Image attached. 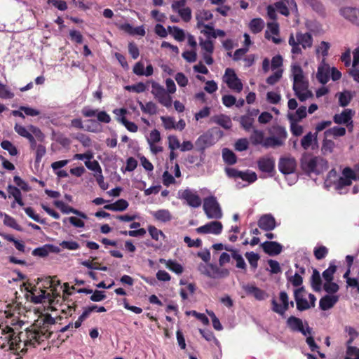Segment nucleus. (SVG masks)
<instances>
[{"label":"nucleus","mask_w":359,"mask_h":359,"mask_svg":"<svg viewBox=\"0 0 359 359\" xmlns=\"http://www.w3.org/2000/svg\"><path fill=\"white\" fill-rule=\"evenodd\" d=\"M38 330L27 329L25 332H16L13 328L6 325L2 330L4 339L6 341L8 349L15 352L26 353L27 347H35L45 339L50 337L52 332L49 326L55 323V320L50 314H46L41 319L37 320L36 325L41 324Z\"/></svg>","instance_id":"nucleus-1"},{"label":"nucleus","mask_w":359,"mask_h":359,"mask_svg":"<svg viewBox=\"0 0 359 359\" xmlns=\"http://www.w3.org/2000/svg\"><path fill=\"white\" fill-rule=\"evenodd\" d=\"M292 73L293 75V90L298 99L304 102L309 97L313 96L312 93L308 89L309 83L305 79L302 67L299 65H294L292 67Z\"/></svg>","instance_id":"nucleus-2"},{"label":"nucleus","mask_w":359,"mask_h":359,"mask_svg":"<svg viewBox=\"0 0 359 359\" xmlns=\"http://www.w3.org/2000/svg\"><path fill=\"white\" fill-rule=\"evenodd\" d=\"M289 45L292 47L291 53L293 55L302 53V48L306 49L313 45V37L309 32L302 33L297 32L295 36L291 33L288 40Z\"/></svg>","instance_id":"nucleus-3"},{"label":"nucleus","mask_w":359,"mask_h":359,"mask_svg":"<svg viewBox=\"0 0 359 359\" xmlns=\"http://www.w3.org/2000/svg\"><path fill=\"white\" fill-rule=\"evenodd\" d=\"M50 287H51V293L48 292L46 290H40L38 294H36L34 291L31 292L32 302L34 304H40L45 302L46 300L50 304L54 302V299L57 297H60V295L57 292L55 288L56 285L60 284V280H55V277L51 278L50 281Z\"/></svg>","instance_id":"nucleus-4"},{"label":"nucleus","mask_w":359,"mask_h":359,"mask_svg":"<svg viewBox=\"0 0 359 359\" xmlns=\"http://www.w3.org/2000/svg\"><path fill=\"white\" fill-rule=\"evenodd\" d=\"M286 325L293 332H300L304 336L312 334V328L309 327L308 323L306 321L304 323L299 318L290 316L286 320Z\"/></svg>","instance_id":"nucleus-5"},{"label":"nucleus","mask_w":359,"mask_h":359,"mask_svg":"<svg viewBox=\"0 0 359 359\" xmlns=\"http://www.w3.org/2000/svg\"><path fill=\"white\" fill-rule=\"evenodd\" d=\"M203 209L207 217L210 219H220L222 217L219 204L214 196L205 199Z\"/></svg>","instance_id":"nucleus-6"},{"label":"nucleus","mask_w":359,"mask_h":359,"mask_svg":"<svg viewBox=\"0 0 359 359\" xmlns=\"http://www.w3.org/2000/svg\"><path fill=\"white\" fill-rule=\"evenodd\" d=\"M320 163H325L323 158L318 156H311L309 154L304 155L301 159L302 168L307 173L319 174L320 170L318 168V166Z\"/></svg>","instance_id":"nucleus-7"},{"label":"nucleus","mask_w":359,"mask_h":359,"mask_svg":"<svg viewBox=\"0 0 359 359\" xmlns=\"http://www.w3.org/2000/svg\"><path fill=\"white\" fill-rule=\"evenodd\" d=\"M151 87V93L158 102L167 108L171 107L172 97L169 93L166 92L165 88L159 83L154 81L152 82Z\"/></svg>","instance_id":"nucleus-8"},{"label":"nucleus","mask_w":359,"mask_h":359,"mask_svg":"<svg viewBox=\"0 0 359 359\" xmlns=\"http://www.w3.org/2000/svg\"><path fill=\"white\" fill-rule=\"evenodd\" d=\"M223 80L230 89L237 93L242 91L243 87V83L233 69L227 68L225 70Z\"/></svg>","instance_id":"nucleus-9"},{"label":"nucleus","mask_w":359,"mask_h":359,"mask_svg":"<svg viewBox=\"0 0 359 359\" xmlns=\"http://www.w3.org/2000/svg\"><path fill=\"white\" fill-rule=\"evenodd\" d=\"M354 179L353 170L350 167H345L342 170L341 176L334 183L335 189L337 190H341L346 187L351 186Z\"/></svg>","instance_id":"nucleus-10"},{"label":"nucleus","mask_w":359,"mask_h":359,"mask_svg":"<svg viewBox=\"0 0 359 359\" xmlns=\"http://www.w3.org/2000/svg\"><path fill=\"white\" fill-rule=\"evenodd\" d=\"M279 298L282 302V305L279 304L276 299L273 298L271 299V309L273 312L283 317L286 311H287L290 307L289 297L286 292L281 291L279 294Z\"/></svg>","instance_id":"nucleus-11"},{"label":"nucleus","mask_w":359,"mask_h":359,"mask_svg":"<svg viewBox=\"0 0 359 359\" xmlns=\"http://www.w3.org/2000/svg\"><path fill=\"white\" fill-rule=\"evenodd\" d=\"M297 166L296 159L292 156H283L279 158L278 169L284 175L294 173Z\"/></svg>","instance_id":"nucleus-12"},{"label":"nucleus","mask_w":359,"mask_h":359,"mask_svg":"<svg viewBox=\"0 0 359 359\" xmlns=\"http://www.w3.org/2000/svg\"><path fill=\"white\" fill-rule=\"evenodd\" d=\"M222 229L223 225L220 222L212 221L196 228V231L199 234L212 233L219 235L222 233Z\"/></svg>","instance_id":"nucleus-13"},{"label":"nucleus","mask_w":359,"mask_h":359,"mask_svg":"<svg viewBox=\"0 0 359 359\" xmlns=\"http://www.w3.org/2000/svg\"><path fill=\"white\" fill-rule=\"evenodd\" d=\"M339 13L353 25L359 27V8L352 6H345L339 10Z\"/></svg>","instance_id":"nucleus-14"},{"label":"nucleus","mask_w":359,"mask_h":359,"mask_svg":"<svg viewBox=\"0 0 359 359\" xmlns=\"http://www.w3.org/2000/svg\"><path fill=\"white\" fill-rule=\"evenodd\" d=\"M180 198L185 200L187 204L193 208H198L201 205V199L198 194L189 189L179 191Z\"/></svg>","instance_id":"nucleus-15"},{"label":"nucleus","mask_w":359,"mask_h":359,"mask_svg":"<svg viewBox=\"0 0 359 359\" xmlns=\"http://www.w3.org/2000/svg\"><path fill=\"white\" fill-rule=\"evenodd\" d=\"M257 225L261 229L270 231L276 227V221L271 214H264L259 217Z\"/></svg>","instance_id":"nucleus-16"},{"label":"nucleus","mask_w":359,"mask_h":359,"mask_svg":"<svg viewBox=\"0 0 359 359\" xmlns=\"http://www.w3.org/2000/svg\"><path fill=\"white\" fill-rule=\"evenodd\" d=\"M257 167L262 172L268 173L272 175L275 169V161L272 157L264 156L258 159Z\"/></svg>","instance_id":"nucleus-17"},{"label":"nucleus","mask_w":359,"mask_h":359,"mask_svg":"<svg viewBox=\"0 0 359 359\" xmlns=\"http://www.w3.org/2000/svg\"><path fill=\"white\" fill-rule=\"evenodd\" d=\"M243 288L248 295L253 296L258 301L264 300L268 297V294L264 290L254 285L247 284Z\"/></svg>","instance_id":"nucleus-18"},{"label":"nucleus","mask_w":359,"mask_h":359,"mask_svg":"<svg viewBox=\"0 0 359 359\" xmlns=\"http://www.w3.org/2000/svg\"><path fill=\"white\" fill-rule=\"evenodd\" d=\"M262 247L264 252L270 256L279 255L283 249L282 245L276 241H265L262 244Z\"/></svg>","instance_id":"nucleus-19"},{"label":"nucleus","mask_w":359,"mask_h":359,"mask_svg":"<svg viewBox=\"0 0 359 359\" xmlns=\"http://www.w3.org/2000/svg\"><path fill=\"white\" fill-rule=\"evenodd\" d=\"M60 252V248L51 244H46L42 247L35 248L32 254L33 256L46 257L50 252L57 253Z\"/></svg>","instance_id":"nucleus-20"},{"label":"nucleus","mask_w":359,"mask_h":359,"mask_svg":"<svg viewBox=\"0 0 359 359\" xmlns=\"http://www.w3.org/2000/svg\"><path fill=\"white\" fill-rule=\"evenodd\" d=\"M209 137L208 135H201L196 141V151L200 154V161L203 162L205 158V150L209 146Z\"/></svg>","instance_id":"nucleus-21"},{"label":"nucleus","mask_w":359,"mask_h":359,"mask_svg":"<svg viewBox=\"0 0 359 359\" xmlns=\"http://www.w3.org/2000/svg\"><path fill=\"white\" fill-rule=\"evenodd\" d=\"M133 72L137 76H149L154 73V68L152 65L149 64L144 69V65L142 62L139 61L135 63L133 67Z\"/></svg>","instance_id":"nucleus-22"},{"label":"nucleus","mask_w":359,"mask_h":359,"mask_svg":"<svg viewBox=\"0 0 359 359\" xmlns=\"http://www.w3.org/2000/svg\"><path fill=\"white\" fill-rule=\"evenodd\" d=\"M338 300L339 297L337 295H325L320 299L319 306L321 310L327 311L332 308Z\"/></svg>","instance_id":"nucleus-23"},{"label":"nucleus","mask_w":359,"mask_h":359,"mask_svg":"<svg viewBox=\"0 0 359 359\" xmlns=\"http://www.w3.org/2000/svg\"><path fill=\"white\" fill-rule=\"evenodd\" d=\"M211 121L222 126L224 129H230L232 127L231 118L228 116L222 114L212 116Z\"/></svg>","instance_id":"nucleus-24"},{"label":"nucleus","mask_w":359,"mask_h":359,"mask_svg":"<svg viewBox=\"0 0 359 359\" xmlns=\"http://www.w3.org/2000/svg\"><path fill=\"white\" fill-rule=\"evenodd\" d=\"M128 202L125 199H118L111 204H107L104 206V208L112 211H124L128 207Z\"/></svg>","instance_id":"nucleus-25"},{"label":"nucleus","mask_w":359,"mask_h":359,"mask_svg":"<svg viewBox=\"0 0 359 359\" xmlns=\"http://www.w3.org/2000/svg\"><path fill=\"white\" fill-rule=\"evenodd\" d=\"M351 119V110L345 109L341 114H335L333 117L334 122L337 124L347 123Z\"/></svg>","instance_id":"nucleus-26"},{"label":"nucleus","mask_w":359,"mask_h":359,"mask_svg":"<svg viewBox=\"0 0 359 359\" xmlns=\"http://www.w3.org/2000/svg\"><path fill=\"white\" fill-rule=\"evenodd\" d=\"M152 215L156 220L162 222H170L172 218L170 212L166 209H161L154 212Z\"/></svg>","instance_id":"nucleus-27"},{"label":"nucleus","mask_w":359,"mask_h":359,"mask_svg":"<svg viewBox=\"0 0 359 359\" xmlns=\"http://www.w3.org/2000/svg\"><path fill=\"white\" fill-rule=\"evenodd\" d=\"M311 285L313 290L316 292H320L322 287V280L319 271L314 269L311 278Z\"/></svg>","instance_id":"nucleus-28"},{"label":"nucleus","mask_w":359,"mask_h":359,"mask_svg":"<svg viewBox=\"0 0 359 359\" xmlns=\"http://www.w3.org/2000/svg\"><path fill=\"white\" fill-rule=\"evenodd\" d=\"M264 140V133L262 130L253 129L252 134L250 136V141L255 145L263 144Z\"/></svg>","instance_id":"nucleus-29"},{"label":"nucleus","mask_w":359,"mask_h":359,"mask_svg":"<svg viewBox=\"0 0 359 359\" xmlns=\"http://www.w3.org/2000/svg\"><path fill=\"white\" fill-rule=\"evenodd\" d=\"M119 111L120 114L122 115V117L121 118V122L124 125L127 130L132 133L137 132L138 130L137 126L135 123L128 121L124 116V115L127 113L126 109L122 108L119 110Z\"/></svg>","instance_id":"nucleus-30"},{"label":"nucleus","mask_w":359,"mask_h":359,"mask_svg":"<svg viewBox=\"0 0 359 359\" xmlns=\"http://www.w3.org/2000/svg\"><path fill=\"white\" fill-rule=\"evenodd\" d=\"M264 27V22L262 18H254L249 23V28L253 34L261 32Z\"/></svg>","instance_id":"nucleus-31"},{"label":"nucleus","mask_w":359,"mask_h":359,"mask_svg":"<svg viewBox=\"0 0 359 359\" xmlns=\"http://www.w3.org/2000/svg\"><path fill=\"white\" fill-rule=\"evenodd\" d=\"M312 9L321 16H325V8L320 0H305Z\"/></svg>","instance_id":"nucleus-32"},{"label":"nucleus","mask_w":359,"mask_h":359,"mask_svg":"<svg viewBox=\"0 0 359 359\" xmlns=\"http://www.w3.org/2000/svg\"><path fill=\"white\" fill-rule=\"evenodd\" d=\"M255 118L245 115H243L239 118V123L241 127L247 132H249L253 128Z\"/></svg>","instance_id":"nucleus-33"},{"label":"nucleus","mask_w":359,"mask_h":359,"mask_svg":"<svg viewBox=\"0 0 359 359\" xmlns=\"http://www.w3.org/2000/svg\"><path fill=\"white\" fill-rule=\"evenodd\" d=\"M138 104L141 110L145 114L154 115L157 113L158 107L156 104L153 102H148L144 104L141 101H138Z\"/></svg>","instance_id":"nucleus-34"},{"label":"nucleus","mask_w":359,"mask_h":359,"mask_svg":"<svg viewBox=\"0 0 359 359\" xmlns=\"http://www.w3.org/2000/svg\"><path fill=\"white\" fill-rule=\"evenodd\" d=\"M283 145V142H281L278 138H276L274 136L268 137L264 138L262 147L268 148H276Z\"/></svg>","instance_id":"nucleus-35"},{"label":"nucleus","mask_w":359,"mask_h":359,"mask_svg":"<svg viewBox=\"0 0 359 359\" xmlns=\"http://www.w3.org/2000/svg\"><path fill=\"white\" fill-rule=\"evenodd\" d=\"M306 116V107L304 106H301L297 109L295 114H289L288 118L290 121H299Z\"/></svg>","instance_id":"nucleus-36"},{"label":"nucleus","mask_w":359,"mask_h":359,"mask_svg":"<svg viewBox=\"0 0 359 359\" xmlns=\"http://www.w3.org/2000/svg\"><path fill=\"white\" fill-rule=\"evenodd\" d=\"M222 156L224 162L229 165H233L236 163V156L227 148H224L222 150Z\"/></svg>","instance_id":"nucleus-37"},{"label":"nucleus","mask_w":359,"mask_h":359,"mask_svg":"<svg viewBox=\"0 0 359 359\" xmlns=\"http://www.w3.org/2000/svg\"><path fill=\"white\" fill-rule=\"evenodd\" d=\"M245 256L248 259L251 268L255 270L258 266V261L260 259V256L254 252H247L245 254Z\"/></svg>","instance_id":"nucleus-38"},{"label":"nucleus","mask_w":359,"mask_h":359,"mask_svg":"<svg viewBox=\"0 0 359 359\" xmlns=\"http://www.w3.org/2000/svg\"><path fill=\"white\" fill-rule=\"evenodd\" d=\"M238 178L248 183H252L257 180V177L255 172L247 170L246 171H241Z\"/></svg>","instance_id":"nucleus-39"},{"label":"nucleus","mask_w":359,"mask_h":359,"mask_svg":"<svg viewBox=\"0 0 359 359\" xmlns=\"http://www.w3.org/2000/svg\"><path fill=\"white\" fill-rule=\"evenodd\" d=\"M346 134V128L344 127L334 126L332 128L327 130L325 132V135L329 137L333 135L334 137L344 136Z\"/></svg>","instance_id":"nucleus-40"},{"label":"nucleus","mask_w":359,"mask_h":359,"mask_svg":"<svg viewBox=\"0 0 359 359\" xmlns=\"http://www.w3.org/2000/svg\"><path fill=\"white\" fill-rule=\"evenodd\" d=\"M337 271V266L334 264L330 263L329 267L323 272V277L325 282L333 280L334 274Z\"/></svg>","instance_id":"nucleus-41"},{"label":"nucleus","mask_w":359,"mask_h":359,"mask_svg":"<svg viewBox=\"0 0 359 359\" xmlns=\"http://www.w3.org/2000/svg\"><path fill=\"white\" fill-rule=\"evenodd\" d=\"M352 100V95L349 91H344L339 93V104L341 107H345L349 104Z\"/></svg>","instance_id":"nucleus-42"},{"label":"nucleus","mask_w":359,"mask_h":359,"mask_svg":"<svg viewBox=\"0 0 359 359\" xmlns=\"http://www.w3.org/2000/svg\"><path fill=\"white\" fill-rule=\"evenodd\" d=\"M54 205L59 208L62 213L69 214L73 213L75 214L76 209L71 207L67 204H65L62 201H55L54 202Z\"/></svg>","instance_id":"nucleus-43"},{"label":"nucleus","mask_w":359,"mask_h":359,"mask_svg":"<svg viewBox=\"0 0 359 359\" xmlns=\"http://www.w3.org/2000/svg\"><path fill=\"white\" fill-rule=\"evenodd\" d=\"M328 249L324 245L317 246L314 248L313 255L316 259L321 260L328 255Z\"/></svg>","instance_id":"nucleus-44"},{"label":"nucleus","mask_w":359,"mask_h":359,"mask_svg":"<svg viewBox=\"0 0 359 359\" xmlns=\"http://www.w3.org/2000/svg\"><path fill=\"white\" fill-rule=\"evenodd\" d=\"M165 266L168 269L177 274H181L183 272L182 266L175 261L169 259L165 262Z\"/></svg>","instance_id":"nucleus-45"},{"label":"nucleus","mask_w":359,"mask_h":359,"mask_svg":"<svg viewBox=\"0 0 359 359\" xmlns=\"http://www.w3.org/2000/svg\"><path fill=\"white\" fill-rule=\"evenodd\" d=\"M294 300L298 311H303L310 309V304L309 302L304 298V296L294 297Z\"/></svg>","instance_id":"nucleus-46"},{"label":"nucleus","mask_w":359,"mask_h":359,"mask_svg":"<svg viewBox=\"0 0 359 359\" xmlns=\"http://www.w3.org/2000/svg\"><path fill=\"white\" fill-rule=\"evenodd\" d=\"M1 147L4 150L8 151L11 156H16L18 154V150L16 147L8 140H3L1 142Z\"/></svg>","instance_id":"nucleus-47"},{"label":"nucleus","mask_w":359,"mask_h":359,"mask_svg":"<svg viewBox=\"0 0 359 359\" xmlns=\"http://www.w3.org/2000/svg\"><path fill=\"white\" fill-rule=\"evenodd\" d=\"M231 257L236 262V266L238 269H241L243 271H246L247 265L245 264V262L243 257L238 253V251H233V253H231Z\"/></svg>","instance_id":"nucleus-48"},{"label":"nucleus","mask_w":359,"mask_h":359,"mask_svg":"<svg viewBox=\"0 0 359 359\" xmlns=\"http://www.w3.org/2000/svg\"><path fill=\"white\" fill-rule=\"evenodd\" d=\"M273 133L276 135L274 137L278 138L284 143L287 135L285 128L280 126H276L273 128Z\"/></svg>","instance_id":"nucleus-49"},{"label":"nucleus","mask_w":359,"mask_h":359,"mask_svg":"<svg viewBox=\"0 0 359 359\" xmlns=\"http://www.w3.org/2000/svg\"><path fill=\"white\" fill-rule=\"evenodd\" d=\"M28 128L36 140L41 142L44 141L45 135L40 128L33 125L29 126Z\"/></svg>","instance_id":"nucleus-50"},{"label":"nucleus","mask_w":359,"mask_h":359,"mask_svg":"<svg viewBox=\"0 0 359 359\" xmlns=\"http://www.w3.org/2000/svg\"><path fill=\"white\" fill-rule=\"evenodd\" d=\"M212 18L213 15L210 11L203 10L198 15L196 16V19L198 20V27H200L202 25V24H203L201 21H208L211 20Z\"/></svg>","instance_id":"nucleus-51"},{"label":"nucleus","mask_w":359,"mask_h":359,"mask_svg":"<svg viewBox=\"0 0 359 359\" xmlns=\"http://www.w3.org/2000/svg\"><path fill=\"white\" fill-rule=\"evenodd\" d=\"M14 97V93H13L9 88L2 83L0 81V98L2 99H12Z\"/></svg>","instance_id":"nucleus-52"},{"label":"nucleus","mask_w":359,"mask_h":359,"mask_svg":"<svg viewBox=\"0 0 359 359\" xmlns=\"http://www.w3.org/2000/svg\"><path fill=\"white\" fill-rule=\"evenodd\" d=\"M4 223L5 225L10 226L15 230H22L20 226L17 223L16 220L8 215H5Z\"/></svg>","instance_id":"nucleus-53"},{"label":"nucleus","mask_w":359,"mask_h":359,"mask_svg":"<svg viewBox=\"0 0 359 359\" xmlns=\"http://www.w3.org/2000/svg\"><path fill=\"white\" fill-rule=\"evenodd\" d=\"M323 288L326 292L334 294L338 292L339 287L336 283L331 280L330 282H325L324 283Z\"/></svg>","instance_id":"nucleus-54"},{"label":"nucleus","mask_w":359,"mask_h":359,"mask_svg":"<svg viewBox=\"0 0 359 359\" xmlns=\"http://www.w3.org/2000/svg\"><path fill=\"white\" fill-rule=\"evenodd\" d=\"M344 359H359V348L350 346L346 348V356Z\"/></svg>","instance_id":"nucleus-55"},{"label":"nucleus","mask_w":359,"mask_h":359,"mask_svg":"<svg viewBox=\"0 0 359 359\" xmlns=\"http://www.w3.org/2000/svg\"><path fill=\"white\" fill-rule=\"evenodd\" d=\"M14 130L20 136L26 139L32 135L31 132L28 130L25 126L18 123L15 124Z\"/></svg>","instance_id":"nucleus-56"},{"label":"nucleus","mask_w":359,"mask_h":359,"mask_svg":"<svg viewBox=\"0 0 359 359\" xmlns=\"http://www.w3.org/2000/svg\"><path fill=\"white\" fill-rule=\"evenodd\" d=\"M126 89L130 91H133L137 93H141L144 92L147 90L146 85L142 82H139L136 84L132 86H127Z\"/></svg>","instance_id":"nucleus-57"},{"label":"nucleus","mask_w":359,"mask_h":359,"mask_svg":"<svg viewBox=\"0 0 359 359\" xmlns=\"http://www.w3.org/2000/svg\"><path fill=\"white\" fill-rule=\"evenodd\" d=\"M313 135L311 132L308 133L301 140V146L304 149H308L312 144Z\"/></svg>","instance_id":"nucleus-58"},{"label":"nucleus","mask_w":359,"mask_h":359,"mask_svg":"<svg viewBox=\"0 0 359 359\" xmlns=\"http://www.w3.org/2000/svg\"><path fill=\"white\" fill-rule=\"evenodd\" d=\"M317 79L322 84H325L330 79L329 72L324 71L323 68L319 67L317 72Z\"/></svg>","instance_id":"nucleus-59"},{"label":"nucleus","mask_w":359,"mask_h":359,"mask_svg":"<svg viewBox=\"0 0 359 359\" xmlns=\"http://www.w3.org/2000/svg\"><path fill=\"white\" fill-rule=\"evenodd\" d=\"M148 231L151 236V237L155 240L158 241L159 240V236H161L163 237H165L164 233L163 231L160 229H158L156 226L150 225L148 226Z\"/></svg>","instance_id":"nucleus-60"},{"label":"nucleus","mask_w":359,"mask_h":359,"mask_svg":"<svg viewBox=\"0 0 359 359\" xmlns=\"http://www.w3.org/2000/svg\"><path fill=\"white\" fill-rule=\"evenodd\" d=\"M60 245L62 248L69 250H75L80 248L79 244L74 241H63L60 243Z\"/></svg>","instance_id":"nucleus-61"},{"label":"nucleus","mask_w":359,"mask_h":359,"mask_svg":"<svg viewBox=\"0 0 359 359\" xmlns=\"http://www.w3.org/2000/svg\"><path fill=\"white\" fill-rule=\"evenodd\" d=\"M161 119L163 122V126L166 130L176 129L175 120L170 116H161Z\"/></svg>","instance_id":"nucleus-62"},{"label":"nucleus","mask_w":359,"mask_h":359,"mask_svg":"<svg viewBox=\"0 0 359 359\" xmlns=\"http://www.w3.org/2000/svg\"><path fill=\"white\" fill-rule=\"evenodd\" d=\"M75 139L79 141L84 147H89L92 144L91 139L86 135L83 133H79Z\"/></svg>","instance_id":"nucleus-63"},{"label":"nucleus","mask_w":359,"mask_h":359,"mask_svg":"<svg viewBox=\"0 0 359 359\" xmlns=\"http://www.w3.org/2000/svg\"><path fill=\"white\" fill-rule=\"evenodd\" d=\"M178 13L182 19L186 22H189L191 19V10L189 7L179 9Z\"/></svg>","instance_id":"nucleus-64"}]
</instances>
